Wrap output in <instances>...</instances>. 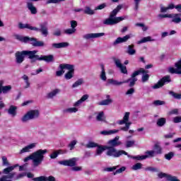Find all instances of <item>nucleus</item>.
I'll list each match as a JSON object with an SVG mask.
<instances>
[{
	"label": "nucleus",
	"instance_id": "16",
	"mask_svg": "<svg viewBox=\"0 0 181 181\" xmlns=\"http://www.w3.org/2000/svg\"><path fill=\"white\" fill-rule=\"evenodd\" d=\"M36 145H37V143H32L25 146L24 148L20 150L19 154L23 155V153H27L28 152H30L32 149H35V148H36Z\"/></svg>",
	"mask_w": 181,
	"mask_h": 181
},
{
	"label": "nucleus",
	"instance_id": "4",
	"mask_svg": "<svg viewBox=\"0 0 181 181\" xmlns=\"http://www.w3.org/2000/svg\"><path fill=\"white\" fill-rule=\"evenodd\" d=\"M96 148L95 156H100L104 151H107V156H112V158H119L120 156H122V153H125V151L124 150H117V148L108 147V146H101L98 144Z\"/></svg>",
	"mask_w": 181,
	"mask_h": 181
},
{
	"label": "nucleus",
	"instance_id": "18",
	"mask_svg": "<svg viewBox=\"0 0 181 181\" xmlns=\"http://www.w3.org/2000/svg\"><path fill=\"white\" fill-rule=\"evenodd\" d=\"M131 39V34L127 35L123 37H117L112 43L113 46H117V45H119V43H125V42H128Z\"/></svg>",
	"mask_w": 181,
	"mask_h": 181
},
{
	"label": "nucleus",
	"instance_id": "10",
	"mask_svg": "<svg viewBox=\"0 0 181 181\" xmlns=\"http://www.w3.org/2000/svg\"><path fill=\"white\" fill-rule=\"evenodd\" d=\"M141 73H143V74L146 73V71L142 68L137 71H135L132 74L131 78H129V79H127L126 81H123L124 84H127V83H129V86L134 87V86H135V83H136V81H138V78H136V76H139V74H141Z\"/></svg>",
	"mask_w": 181,
	"mask_h": 181
},
{
	"label": "nucleus",
	"instance_id": "34",
	"mask_svg": "<svg viewBox=\"0 0 181 181\" xmlns=\"http://www.w3.org/2000/svg\"><path fill=\"white\" fill-rule=\"evenodd\" d=\"M108 83L109 84H112V86H122V84H124V81H118L115 79H108Z\"/></svg>",
	"mask_w": 181,
	"mask_h": 181
},
{
	"label": "nucleus",
	"instance_id": "51",
	"mask_svg": "<svg viewBox=\"0 0 181 181\" xmlns=\"http://www.w3.org/2000/svg\"><path fill=\"white\" fill-rule=\"evenodd\" d=\"M127 170V168L123 166L122 168H120L119 169H117L114 175H118V173H122V172H125V170Z\"/></svg>",
	"mask_w": 181,
	"mask_h": 181
},
{
	"label": "nucleus",
	"instance_id": "14",
	"mask_svg": "<svg viewBox=\"0 0 181 181\" xmlns=\"http://www.w3.org/2000/svg\"><path fill=\"white\" fill-rule=\"evenodd\" d=\"M105 36L104 33H88L83 35V39L85 40H90V39H96L97 37H103Z\"/></svg>",
	"mask_w": 181,
	"mask_h": 181
},
{
	"label": "nucleus",
	"instance_id": "50",
	"mask_svg": "<svg viewBox=\"0 0 181 181\" xmlns=\"http://www.w3.org/2000/svg\"><path fill=\"white\" fill-rule=\"evenodd\" d=\"M173 156H175V153L170 152L165 155V158L167 159V160H170V159H172V158H173Z\"/></svg>",
	"mask_w": 181,
	"mask_h": 181
},
{
	"label": "nucleus",
	"instance_id": "8",
	"mask_svg": "<svg viewBox=\"0 0 181 181\" xmlns=\"http://www.w3.org/2000/svg\"><path fill=\"white\" fill-rule=\"evenodd\" d=\"M77 160H78V158H72L69 160H64L59 161V165H62L63 166H70L72 168V170L74 172H80L81 170V167H77L76 165L77 164Z\"/></svg>",
	"mask_w": 181,
	"mask_h": 181
},
{
	"label": "nucleus",
	"instance_id": "39",
	"mask_svg": "<svg viewBox=\"0 0 181 181\" xmlns=\"http://www.w3.org/2000/svg\"><path fill=\"white\" fill-rule=\"evenodd\" d=\"M98 146V144L94 141H88V144L86 145V148H97Z\"/></svg>",
	"mask_w": 181,
	"mask_h": 181
},
{
	"label": "nucleus",
	"instance_id": "37",
	"mask_svg": "<svg viewBox=\"0 0 181 181\" xmlns=\"http://www.w3.org/2000/svg\"><path fill=\"white\" fill-rule=\"evenodd\" d=\"M23 80L25 81V83L26 86L24 87V88H29L30 87V82H29V77L27 75H23L22 76Z\"/></svg>",
	"mask_w": 181,
	"mask_h": 181
},
{
	"label": "nucleus",
	"instance_id": "42",
	"mask_svg": "<svg viewBox=\"0 0 181 181\" xmlns=\"http://www.w3.org/2000/svg\"><path fill=\"white\" fill-rule=\"evenodd\" d=\"M76 30H77L76 29L68 28L64 30V33H65V35H74Z\"/></svg>",
	"mask_w": 181,
	"mask_h": 181
},
{
	"label": "nucleus",
	"instance_id": "62",
	"mask_svg": "<svg viewBox=\"0 0 181 181\" xmlns=\"http://www.w3.org/2000/svg\"><path fill=\"white\" fill-rule=\"evenodd\" d=\"M59 156L57 154V152L56 151H54L53 153H52L50 155H49V158L51 159H56V158H57Z\"/></svg>",
	"mask_w": 181,
	"mask_h": 181
},
{
	"label": "nucleus",
	"instance_id": "17",
	"mask_svg": "<svg viewBox=\"0 0 181 181\" xmlns=\"http://www.w3.org/2000/svg\"><path fill=\"white\" fill-rule=\"evenodd\" d=\"M175 69L173 67L169 69L170 73H171V74H181V59L175 63Z\"/></svg>",
	"mask_w": 181,
	"mask_h": 181
},
{
	"label": "nucleus",
	"instance_id": "35",
	"mask_svg": "<svg viewBox=\"0 0 181 181\" xmlns=\"http://www.w3.org/2000/svg\"><path fill=\"white\" fill-rule=\"evenodd\" d=\"M83 13H86V15H94L95 12L94 10L91 9L89 6L85 7V9L83 10Z\"/></svg>",
	"mask_w": 181,
	"mask_h": 181
},
{
	"label": "nucleus",
	"instance_id": "54",
	"mask_svg": "<svg viewBox=\"0 0 181 181\" xmlns=\"http://www.w3.org/2000/svg\"><path fill=\"white\" fill-rule=\"evenodd\" d=\"M44 181H56V178L52 175L48 177L44 176Z\"/></svg>",
	"mask_w": 181,
	"mask_h": 181
},
{
	"label": "nucleus",
	"instance_id": "59",
	"mask_svg": "<svg viewBox=\"0 0 181 181\" xmlns=\"http://www.w3.org/2000/svg\"><path fill=\"white\" fill-rule=\"evenodd\" d=\"M64 74V69H61L59 71H56V76L57 77H60Z\"/></svg>",
	"mask_w": 181,
	"mask_h": 181
},
{
	"label": "nucleus",
	"instance_id": "33",
	"mask_svg": "<svg viewBox=\"0 0 181 181\" xmlns=\"http://www.w3.org/2000/svg\"><path fill=\"white\" fill-rule=\"evenodd\" d=\"M154 40H152L151 36L144 37L141 40L137 42L138 45H141V43H146V42H153Z\"/></svg>",
	"mask_w": 181,
	"mask_h": 181
},
{
	"label": "nucleus",
	"instance_id": "38",
	"mask_svg": "<svg viewBox=\"0 0 181 181\" xmlns=\"http://www.w3.org/2000/svg\"><path fill=\"white\" fill-rule=\"evenodd\" d=\"M170 95L173 97L175 100H181V94L180 93H176L173 91H170L169 92Z\"/></svg>",
	"mask_w": 181,
	"mask_h": 181
},
{
	"label": "nucleus",
	"instance_id": "40",
	"mask_svg": "<svg viewBox=\"0 0 181 181\" xmlns=\"http://www.w3.org/2000/svg\"><path fill=\"white\" fill-rule=\"evenodd\" d=\"M154 151L157 155H160V153H162V148L159 146V144H156L154 145Z\"/></svg>",
	"mask_w": 181,
	"mask_h": 181
},
{
	"label": "nucleus",
	"instance_id": "11",
	"mask_svg": "<svg viewBox=\"0 0 181 181\" xmlns=\"http://www.w3.org/2000/svg\"><path fill=\"white\" fill-rule=\"evenodd\" d=\"M40 115V113L37 110H30L26 113V115L22 117L21 122H28V121L36 119V118H39Z\"/></svg>",
	"mask_w": 181,
	"mask_h": 181
},
{
	"label": "nucleus",
	"instance_id": "26",
	"mask_svg": "<svg viewBox=\"0 0 181 181\" xmlns=\"http://www.w3.org/2000/svg\"><path fill=\"white\" fill-rule=\"evenodd\" d=\"M134 47H135V45H134L133 44L131 45H129L127 47V50L126 51V53H127V54H129V56H134V54H136V50L134 49Z\"/></svg>",
	"mask_w": 181,
	"mask_h": 181
},
{
	"label": "nucleus",
	"instance_id": "43",
	"mask_svg": "<svg viewBox=\"0 0 181 181\" xmlns=\"http://www.w3.org/2000/svg\"><path fill=\"white\" fill-rule=\"evenodd\" d=\"M146 155H144V156H147L146 159H148V158H153V156H155V153H156L155 152V151L151 150V151H147L145 152Z\"/></svg>",
	"mask_w": 181,
	"mask_h": 181
},
{
	"label": "nucleus",
	"instance_id": "36",
	"mask_svg": "<svg viewBox=\"0 0 181 181\" xmlns=\"http://www.w3.org/2000/svg\"><path fill=\"white\" fill-rule=\"evenodd\" d=\"M97 121L105 122V117H104V112H100L96 117Z\"/></svg>",
	"mask_w": 181,
	"mask_h": 181
},
{
	"label": "nucleus",
	"instance_id": "24",
	"mask_svg": "<svg viewBox=\"0 0 181 181\" xmlns=\"http://www.w3.org/2000/svg\"><path fill=\"white\" fill-rule=\"evenodd\" d=\"M86 100H88V95L87 94L83 95L80 100L76 101L74 104V107H79L80 105H81V104H83V103H84V101H86Z\"/></svg>",
	"mask_w": 181,
	"mask_h": 181
},
{
	"label": "nucleus",
	"instance_id": "6",
	"mask_svg": "<svg viewBox=\"0 0 181 181\" xmlns=\"http://www.w3.org/2000/svg\"><path fill=\"white\" fill-rule=\"evenodd\" d=\"M37 53V51H29V50H23V51H17L15 53L16 57V64H22L25 61V57L28 56V59H30L31 62H35V54Z\"/></svg>",
	"mask_w": 181,
	"mask_h": 181
},
{
	"label": "nucleus",
	"instance_id": "58",
	"mask_svg": "<svg viewBox=\"0 0 181 181\" xmlns=\"http://www.w3.org/2000/svg\"><path fill=\"white\" fill-rule=\"evenodd\" d=\"M135 93V89L134 88H131L126 92V95H132Z\"/></svg>",
	"mask_w": 181,
	"mask_h": 181
},
{
	"label": "nucleus",
	"instance_id": "57",
	"mask_svg": "<svg viewBox=\"0 0 181 181\" xmlns=\"http://www.w3.org/2000/svg\"><path fill=\"white\" fill-rule=\"evenodd\" d=\"M115 64H116V66L119 69L120 67H122V64L121 63V60L119 59H115Z\"/></svg>",
	"mask_w": 181,
	"mask_h": 181
},
{
	"label": "nucleus",
	"instance_id": "12",
	"mask_svg": "<svg viewBox=\"0 0 181 181\" xmlns=\"http://www.w3.org/2000/svg\"><path fill=\"white\" fill-rule=\"evenodd\" d=\"M172 80L170 79V76L167 75L163 77L160 81H158L154 86H152V88L156 90L158 88H160V87H163L165 84H168V83H170Z\"/></svg>",
	"mask_w": 181,
	"mask_h": 181
},
{
	"label": "nucleus",
	"instance_id": "45",
	"mask_svg": "<svg viewBox=\"0 0 181 181\" xmlns=\"http://www.w3.org/2000/svg\"><path fill=\"white\" fill-rule=\"evenodd\" d=\"M143 74L141 78V81L143 83H146L149 80V74H148V71H146V73H141Z\"/></svg>",
	"mask_w": 181,
	"mask_h": 181
},
{
	"label": "nucleus",
	"instance_id": "44",
	"mask_svg": "<svg viewBox=\"0 0 181 181\" xmlns=\"http://www.w3.org/2000/svg\"><path fill=\"white\" fill-rule=\"evenodd\" d=\"M166 124V119L161 117L157 120L158 127H163Z\"/></svg>",
	"mask_w": 181,
	"mask_h": 181
},
{
	"label": "nucleus",
	"instance_id": "19",
	"mask_svg": "<svg viewBox=\"0 0 181 181\" xmlns=\"http://www.w3.org/2000/svg\"><path fill=\"white\" fill-rule=\"evenodd\" d=\"M12 90L11 85L4 86V81H0V95L8 94Z\"/></svg>",
	"mask_w": 181,
	"mask_h": 181
},
{
	"label": "nucleus",
	"instance_id": "2",
	"mask_svg": "<svg viewBox=\"0 0 181 181\" xmlns=\"http://www.w3.org/2000/svg\"><path fill=\"white\" fill-rule=\"evenodd\" d=\"M47 149H39L24 158V162L32 160L33 168H39L45 160Z\"/></svg>",
	"mask_w": 181,
	"mask_h": 181
},
{
	"label": "nucleus",
	"instance_id": "9",
	"mask_svg": "<svg viewBox=\"0 0 181 181\" xmlns=\"http://www.w3.org/2000/svg\"><path fill=\"white\" fill-rule=\"evenodd\" d=\"M60 70H69V71L65 74L64 77L66 80H71L74 76V65L70 64H61L59 66Z\"/></svg>",
	"mask_w": 181,
	"mask_h": 181
},
{
	"label": "nucleus",
	"instance_id": "56",
	"mask_svg": "<svg viewBox=\"0 0 181 181\" xmlns=\"http://www.w3.org/2000/svg\"><path fill=\"white\" fill-rule=\"evenodd\" d=\"M159 19H163L165 18H172L170 14H158Z\"/></svg>",
	"mask_w": 181,
	"mask_h": 181
},
{
	"label": "nucleus",
	"instance_id": "15",
	"mask_svg": "<svg viewBox=\"0 0 181 181\" xmlns=\"http://www.w3.org/2000/svg\"><path fill=\"white\" fill-rule=\"evenodd\" d=\"M122 143L119 141V136H117L115 138L109 140L107 141V146L109 148H113L115 149L116 146H119V145H122Z\"/></svg>",
	"mask_w": 181,
	"mask_h": 181
},
{
	"label": "nucleus",
	"instance_id": "29",
	"mask_svg": "<svg viewBox=\"0 0 181 181\" xmlns=\"http://www.w3.org/2000/svg\"><path fill=\"white\" fill-rule=\"evenodd\" d=\"M118 132H119V130L118 129H112V130H105V131H102L100 132V134L102 135H113L114 134H118Z\"/></svg>",
	"mask_w": 181,
	"mask_h": 181
},
{
	"label": "nucleus",
	"instance_id": "31",
	"mask_svg": "<svg viewBox=\"0 0 181 181\" xmlns=\"http://www.w3.org/2000/svg\"><path fill=\"white\" fill-rule=\"evenodd\" d=\"M106 97L107 99H105L100 102L99 105H110V104L112 103V100L110 99V95H107Z\"/></svg>",
	"mask_w": 181,
	"mask_h": 181
},
{
	"label": "nucleus",
	"instance_id": "55",
	"mask_svg": "<svg viewBox=\"0 0 181 181\" xmlns=\"http://www.w3.org/2000/svg\"><path fill=\"white\" fill-rule=\"evenodd\" d=\"M120 69L121 73L123 74H128V70H127L126 66H122V67L119 68Z\"/></svg>",
	"mask_w": 181,
	"mask_h": 181
},
{
	"label": "nucleus",
	"instance_id": "60",
	"mask_svg": "<svg viewBox=\"0 0 181 181\" xmlns=\"http://www.w3.org/2000/svg\"><path fill=\"white\" fill-rule=\"evenodd\" d=\"M105 6H107V4L105 3H103L99 6H98L97 7H95V10H101V9H104V8H105Z\"/></svg>",
	"mask_w": 181,
	"mask_h": 181
},
{
	"label": "nucleus",
	"instance_id": "46",
	"mask_svg": "<svg viewBox=\"0 0 181 181\" xmlns=\"http://www.w3.org/2000/svg\"><path fill=\"white\" fill-rule=\"evenodd\" d=\"M142 166H143L142 163H137L134 165H132V170H139V169H142Z\"/></svg>",
	"mask_w": 181,
	"mask_h": 181
},
{
	"label": "nucleus",
	"instance_id": "64",
	"mask_svg": "<svg viewBox=\"0 0 181 181\" xmlns=\"http://www.w3.org/2000/svg\"><path fill=\"white\" fill-rule=\"evenodd\" d=\"M173 122L175 124H179V122H181V116L174 117L173 118Z\"/></svg>",
	"mask_w": 181,
	"mask_h": 181
},
{
	"label": "nucleus",
	"instance_id": "21",
	"mask_svg": "<svg viewBox=\"0 0 181 181\" xmlns=\"http://www.w3.org/2000/svg\"><path fill=\"white\" fill-rule=\"evenodd\" d=\"M69 46H70L69 42L52 43V49H63L64 47H69Z\"/></svg>",
	"mask_w": 181,
	"mask_h": 181
},
{
	"label": "nucleus",
	"instance_id": "7",
	"mask_svg": "<svg viewBox=\"0 0 181 181\" xmlns=\"http://www.w3.org/2000/svg\"><path fill=\"white\" fill-rule=\"evenodd\" d=\"M14 37L19 40V42H22V43H30L34 47H45V42L37 40V38L35 37H30L28 36H22L21 35L16 34L14 35Z\"/></svg>",
	"mask_w": 181,
	"mask_h": 181
},
{
	"label": "nucleus",
	"instance_id": "3",
	"mask_svg": "<svg viewBox=\"0 0 181 181\" xmlns=\"http://www.w3.org/2000/svg\"><path fill=\"white\" fill-rule=\"evenodd\" d=\"M121 9H122V5H118L117 8L110 13L109 18L103 21V25L112 26L117 25V23H119V22H122V21H125V19H128V16H127L117 17L118 12H119Z\"/></svg>",
	"mask_w": 181,
	"mask_h": 181
},
{
	"label": "nucleus",
	"instance_id": "23",
	"mask_svg": "<svg viewBox=\"0 0 181 181\" xmlns=\"http://www.w3.org/2000/svg\"><path fill=\"white\" fill-rule=\"evenodd\" d=\"M27 8H28V11H30V13L32 15H36V13H37V8H36L33 6V3H32V2H27Z\"/></svg>",
	"mask_w": 181,
	"mask_h": 181
},
{
	"label": "nucleus",
	"instance_id": "52",
	"mask_svg": "<svg viewBox=\"0 0 181 181\" xmlns=\"http://www.w3.org/2000/svg\"><path fill=\"white\" fill-rule=\"evenodd\" d=\"M76 144H77V141L76 140L71 141V143L69 144L70 151H73L74 149V146H76Z\"/></svg>",
	"mask_w": 181,
	"mask_h": 181
},
{
	"label": "nucleus",
	"instance_id": "41",
	"mask_svg": "<svg viewBox=\"0 0 181 181\" xmlns=\"http://www.w3.org/2000/svg\"><path fill=\"white\" fill-rule=\"evenodd\" d=\"M83 83L84 81L83 80V78H79L72 85V88H76V87L81 86Z\"/></svg>",
	"mask_w": 181,
	"mask_h": 181
},
{
	"label": "nucleus",
	"instance_id": "63",
	"mask_svg": "<svg viewBox=\"0 0 181 181\" xmlns=\"http://www.w3.org/2000/svg\"><path fill=\"white\" fill-rule=\"evenodd\" d=\"M71 28L72 29H76V28H77V21H71Z\"/></svg>",
	"mask_w": 181,
	"mask_h": 181
},
{
	"label": "nucleus",
	"instance_id": "13",
	"mask_svg": "<svg viewBox=\"0 0 181 181\" xmlns=\"http://www.w3.org/2000/svg\"><path fill=\"white\" fill-rule=\"evenodd\" d=\"M34 60L35 62L36 60H43L44 62H46V63H52V62H54V57L52 54L42 55L40 57L39 55L34 54Z\"/></svg>",
	"mask_w": 181,
	"mask_h": 181
},
{
	"label": "nucleus",
	"instance_id": "27",
	"mask_svg": "<svg viewBox=\"0 0 181 181\" xmlns=\"http://www.w3.org/2000/svg\"><path fill=\"white\" fill-rule=\"evenodd\" d=\"M101 67V72L100 74V78L103 81H107V74H105V68L104 64L100 65Z\"/></svg>",
	"mask_w": 181,
	"mask_h": 181
},
{
	"label": "nucleus",
	"instance_id": "1",
	"mask_svg": "<svg viewBox=\"0 0 181 181\" xmlns=\"http://www.w3.org/2000/svg\"><path fill=\"white\" fill-rule=\"evenodd\" d=\"M2 160V166H7V168H4L2 171V174L5 175L0 177V181H12V180H19V179H22L24 176H26V173H21L17 175L16 172H12L18 168L19 165L16 164L14 165L11 166V163L8 160V158L6 156L1 157Z\"/></svg>",
	"mask_w": 181,
	"mask_h": 181
},
{
	"label": "nucleus",
	"instance_id": "20",
	"mask_svg": "<svg viewBox=\"0 0 181 181\" xmlns=\"http://www.w3.org/2000/svg\"><path fill=\"white\" fill-rule=\"evenodd\" d=\"M119 125H124L125 124V127H121L120 131H124L127 132L129 129V127H131L132 122H127L124 119L122 120H119L118 122Z\"/></svg>",
	"mask_w": 181,
	"mask_h": 181
},
{
	"label": "nucleus",
	"instance_id": "49",
	"mask_svg": "<svg viewBox=\"0 0 181 181\" xmlns=\"http://www.w3.org/2000/svg\"><path fill=\"white\" fill-rule=\"evenodd\" d=\"M64 1L66 0H48L47 1L46 4L47 5H49L50 4H60V2H64Z\"/></svg>",
	"mask_w": 181,
	"mask_h": 181
},
{
	"label": "nucleus",
	"instance_id": "53",
	"mask_svg": "<svg viewBox=\"0 0 181 181\" xmlns=\"http://www.w3.org/2000/svg\"><path fill=\"white\" fill-rule=\"evenodd\" d=\"M135 25L136 26H139L140 28H142V30H144V32H146V30H148V27L145 26L144 23H137Z\"/></svg>",
	"mask_w": 181,
	"mask_h": 181
},
{
	"label": "nucleus",
	"instance_id": "28",
	"mask_svg": "<svg viewBox=\"0 0 181 181\" xmlns=\"http://www.w3.org/2000/svg\"><path fill=\"white\" fill-rule=\"evenodd\" d=\"M16 110H18V107L16 106L11 105L8 110V114L9 115H12V117H16Z\"/></svg>",
	"mask_w": 181,
	"mask_h": 181
},
{
	"label": "nucleus",
	"instance_id": "48",
	"mask_svg": "<svg viewBox=\"0 0 181 181\" xmlns=\"http://www.w3.org/2000/svg\"><path fill=\"white\" fill-rule=\"evenodd\" d=\"M153 105H155L156 107H158L159 105H165L166 104V103L163 100H155L153 103Z\"/></svg>",
	"mask_w": 181,
	"mask_h": 181
},
{
	"label": "nucleus",
	"instance_id": "61",
	"mask_svg": "<svg viewBox=\"0 0 181 181\" xmlns=\"http://www.w3.org/2000/svg\"><path fill=\"white\" fill-rule=\"evenodd\" d=\"M33 181H45V176H40L33 178Z\"/></svg>",
	"mask_w": 181,
	"mask_h": 181
},
{
	"label": "nucleus",
	"instance_id": "32",
	"mask_svg": "<svg viewBox=\"0 0 181 181\" xmlns=\"http://www.w3.org/2000/svg\"><path fill=\"white\" fill-rule=\"evenodd\" d=\"M78 109L77 107H69L63 110L64 114H73V112H77Z\"/></svg>",
	"mask_w": 181,
	"mask_h": 181
},
{
	"label": "nucleus",
	"instance_id": "25",
	"mask_svg": "<svg viewBox=\"0 0 181 181\" xmlns=\"http://www.w3.org/2000/svg\"><path fill=\"white\" fill-rule=\"evenodd\" d=\"M171 17L170 18H172V22L174 23H180L181 18H180V14L177 13H172L170 14Z\"/></svg>",
	"mask_w": 181,
	"mask_h": 181
},
{
	"label": "nucleus",
	"instance_id": "30",
	"mask_svg": "<svg viewBox=\"0 0 181 181\" xmlns=\"http://www.w3.org/2000/svg\"><path fill=\"white\" fill-rule=\"evenodd\" d=\"M60 93V89H54L47 95V98H53Z\"/></svg>",
	"mask_w": 181,
	"mask_h": 181
},
{
	"label": "nucleus",
	"instance_id": "5",
	"mask_svg": "<svg viewBox=\"0 0 181 181\" xmlns=\"http://www.w3.org/2000/svg\"><path fill=\"white\" fill-rule=\"evenodd\" d=\"M18 28L20 29H29L30 30H35V32H40L41 35L45 37H47L49 35V28H47V23H42L40 24V28L33 27L29 23L23 24L22 23H18Z\"/></svg>",
	"mask_w": 181,
	"mask_h": 181
},
{
	"label": "nucleus",
	"instance_id": "22",
	"mask_svg": "<svg viewBox=\"0 0 181 181\" xmlns=\"http://www.w3.org/2000/svg\"><path fill=\"white\" fill-rule=\"evenodd\" d=\"M122 155H126V156H127V158H131L132 159H136V160H145V159H146L147 156H145V155L144 156H131L129 154H128V153H127V151H124V153H122Z\"/></svg>",
	"mask_w": 181,
	"mask_h": 181
},
{
	"label": "nucleus",
	"instance_id": "47",
	"mask_svg": "<svg viewBox=\"0 0 181 181\" xmlns=\"http://www.w3.org/2000/svg\"><path fill=\"white\" fill-rule=\"evenodd\" d=\"M135 145V140L127 141L125 144L126 148H132Z\"/></svg>",
	"mask_w": 181,
	"mask_h": 181
}]
</instances>
